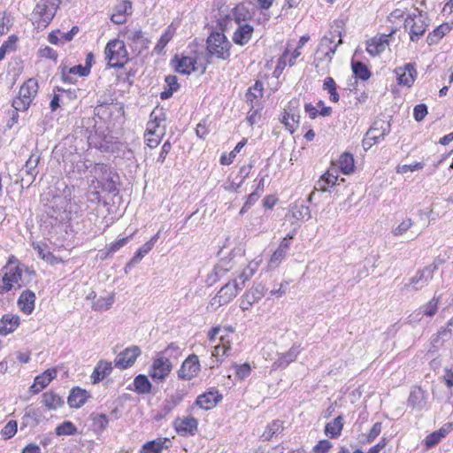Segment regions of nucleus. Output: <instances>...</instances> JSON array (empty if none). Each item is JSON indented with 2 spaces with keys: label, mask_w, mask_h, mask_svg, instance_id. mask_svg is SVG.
<instances>
[{
  "label": "nucleus",
  "mask_w": 453,
  "mask_h": 453,
  "mask_svg": "<svg viewBox=\"0 0 453 453\" xmlns=\"http://www.w3.org/2000/svg\"><path fill=\"white\" fill-rule=\"evenodd\" d=\"M152 250L150 243H144L134 254V256L131 258V260L127 264V267H131L141 262L142 257L147 255Z\"/></svg>",
  "instance_id": "c03bdc74"
},
{
  "label": "nucleus",
  "mask_w": 453,
  "mask_h": 453,
  "mask_svg": "<svg viewBox=\"0 0 453 453\" xmlns=\"http://www.w3.org/2000/svg\"><path fill=\"white\" fill-rule=\"evenodd\" d=\"M134 390L138 394H150L152 390V385L148 377L143 374L137 375L134 380Z\"/></svg>",
  "instance_id": "473e14b6"
},
{
  "label": "nucleus",
  "mask_w": 453,
  "mask_h": 453,
  "mask_svg": "<svg viewBox=\"0 0 453 453\" xmlns=\"http://www.w3.org/2000/svg\"><path fill=\"white\" fill-rule=\"evenodd\" d=\"M440 300L441 296H436L434 295V297L427 303L418 308V313H423L427 317H433L437 312L438 303Z\"/></svg>",
  "instance_id": "e433bc0d"
},
{
  "label": "nucleus",
  "mask_w": 453,
  "mask_h": 453,
  "mask_svg": "<svg viewBox=\"0 0 453 453\" xmlns=\"http://www.w3.org/2000/svg\"><path fill=\"white\" fill-rule=\"evenodd\" d=\"M221 400L222 395L219 390L210 389L196 398V404L201 409L208 411L214 408Z\"/></svg>",
  "instance_id": "f8f14e48"
},
{
  "label": "nucleus",
  "mask_w": 453,
  "mask_h": 453,
  "mask_svg": "<svg viewBox=\"0 0 453 453\" xmlns=\"http://www.w3.org/2000/svg\"><path fill=\"white\" fill-rule=\"evenodd\" d=\"M104 54L108 65L112 68H122L129 60L125 42L119 39L111 40L106 44Z\"/></svg>",
  "instance_id": "f257e3e1"
},
{
  "label": "nucleus",
  "mask_w": 453,
  "mask_h": 453,
  "mask_svg": "<svg viewBox=\"0 0 453 453\" xmlns=\"http://www.w3.org/2000/svg\"><path fill=\"white\" fill-rule=\"evenodd\" d=\"M382 424L380 422H376L372 427L371 428L369 434H367L366 441L372 442L373 441L377 436L381 432Z\"/></svg>",
  "instance_id": "338daca9"
},
{
  "label": "nucleus",
  "mask_w": 453,
  "mask_h": 453,
  "mask_svg": "<svg viewBox=\"0 0 453 453\" xmlns=\"http://www.w3.org/2000/svg\"><path fill=\"white\" fill-rule=\"evenodd\" d=\"M427 114V106L424 104H418L414 108L413 115L417 121H421Z\"/></svg>",
  "instance_id": "e2e57ef3"
},
{
  "label": "nucleus",
  "mask_w": 453,
  "mask_h": 453,
  "mask_svg": "<svg viewBox=\"0 0 453 453\" xmlns=\"http://www.w3.org/2000/svg\"><path fill=\"white\" fill-rule=\"evenodd\" d=\"M297 106L298 100L294 99L290 101L288 106L285 109L284 115L282 117L281 121L290 133H294L299 124L300 115L297 111Z\"/></svg>",
  "instance_id": "9d476101"
},
{
  "label": "nucleus",
  "mask_w": 453,
  "mask_h": 453,
  "mask_svg": "<svg viewBox=\"0 0 453 453\" xmlns=\"http://www.w3.org/2000/svg\"><path fill=\"white\" fill-rule=\"evenodd\" d=\"M113 302V296H110L108 298H100L95 302L93 307L95 310H108L111 307Z\"/></svg>",
  "instance_id": "052dcab7"
},
{
  "label": "nucleus",
  "mask_w": 453,
  "mask_h": 453,
  "mask_svg": "<svg viewBox=\"0 0 453 453\" xmlns=\"http://www.w3.org/2000/svg\"><path fill=\"white\" fill-rule=\"evenodd\" d=\"M286 252L282 250V249H277L272 255L270 258V265L272 266H277L282 259L286 257Z\"/></svg>",
  "instance_id": "0e129e2a"
},
{
  "label": "nucleus",
  "mask_w": 453,
  "mask_h": 453,
  "mask_svg": "<svg viewBox=\"0 0 453 453\" xmlns=\"http://www.w3.org/2000/svg\"><path fill=\"white\" fill-rule=\"evenodd\" d=\"M351 67L353 73L357 78L362 81H367L371 77V72L364 63L360 61H353Z\"/></svg>",
  "instance_id": "58836bf2"
},
{
  "label": "nucleus",
  "mask_w": 453,
  "mask_h": 453,
  "mask_svg": "<svg viewBox=\"0 0 453 453\" xmlns=\"http://www.w3.org/2000/svg\"><path fill=\"white\" fill-rule=\"evenodd\" d=\"M283 430V426L280 421L274 420L270 423L265 431L261 435L263 441H270L275 434L280 433Z\"/></svg>",
  "instance_id": "ea45409f"
},
{
  "label": "nucleus",
  "mask_w": 453,
  "mask_h": 453,
  "mask_svg": "<svg viewBox=\"0 0 453 453\" xmlns=\"http://www.w3.org/2000/svg\"><path fill=\"white\" fill-rule=\"evenodd\" d=\"M177 61L175 65V71L181 74H190L192 72L196 71V60L190 57H182L178 58L175 56L173 61Z\"/></svg>",
  "instance_id": "393cba45"
},
{
  "label": "nucleus",
  "mask_w": 453,
  "mask_h": 453,
  "mask_svg": "<svg viewBox=\"0 0 453 453\" xmlns=\"http://www.w3.org/2000/svg\"><path fill=\"white\" fill-rule=\"evenodd\" d=\"M449 31L450 27L448 24H441L438 26L433 32L428 34L426 37L427 43L429 45L437 43Z\"/></svg>",
  "instance_id": "72a5a7b5"
},
{
  "label": "nucleus",
  "mask_w": 453,
  "mask_h": 453,
  "mask_svg": "<svg viewBox=\"0 0 453 453\" xmlns=\"http://www.w3.org/2000/svg\"><path fill=\"white\" fill-rule=\"evenodd\" d=\"M182 401V395L180 393H175L167 397L164 402L169 405L173 410L178 406Z\"/></svg>",
  "instance_id": "774afa93"
},
{
  "label": "nucleus",
  "mask_w": 453,
  "mask_h": 453,
  "mask_svg": "<svg viewBox=\"0 0 453 453\" xmlns=\"http://www.w3.org/2000/svg\"><path fill=\"white\" fill-rule=\"evenodd\" d=\"M342 43V34L339 30L335 29L325 35L320 40L316 55H320L321 51L333 48L334 45H340Z\"/></svg>",
  "instance_id": "dca6fc26"
},
{
  "label": "nucleus",
  "mask_w": 453,
  "mask_h": 453,
  "mask_svg": "<svg viewBox=\"0 0 453 453\" xmlns=\"http://www.w3.org/2000/svg\"><path fill=\"white\" fill-rule=\"evenodd\" d=\"M88 396L89 395L86 390L77 387L72 389L67 398V403L70 407L77 409L86 403Z\"/></svg>",
  "instance_id": "b1692460"
},
{
  "label": "nucleus",
  "mask_w": 453,
  "mask_h": 453,
  "mask_svg": "<svg viewBox=\"0 0 453 453\" xmlns=\"http://www.w3.org/2000/svg\"><path fill=\"white\" fill-rule=\"evenodd\" d=\"M38 91V84L35 80H27L19 88V96L13 99L12 107L15 111H26L30 106Z\"/></svg>",
  "instance_id": "20e7f679"
},
{
  "label": "nucleus",
  "mask_w": 453,
  "mask_h": 453,
  "mask_svg": "<svg viewBox=\"0 0 453 453\" xmlns=\"http://www.w3.org/2000/svg\"><path fill=\"white\" fill-rule=\"evenodd\" d=\"M413 226V221L407 218L403 219L397 227L393 229L392 233L395 236L403 235L405 234L408 230L411 229V227Z\"/></svg>",
  "instance_id": "6e6d98bb"
},
{
  "label": "nucleus",
  "mask_w": 453,
  "mask_h": 453,
  "mask_svg": "<svg viewBox=\"0 0 453 453\" xmlns=\"http://www.w3.org/2000/svg\"><path fill=\"white\" fill-rule=\"evenodd\" d=\"M256 268L250 266H247L240 274L239 280H237V285L242 286V288L245 286L246 281L250 280V279L253 276Z\"/></svg>",
  "instance_id": "4d7b16f0"
},
{
  "label": "nucleus",
  "mask_w": 453,
  "mask_h": 453,
  "mask_svg": "<svg viewBox=\"0 0 453 453\" xmlns=\"http://www.w3.org/2000/svg\"><path fill=\"white\" fill-rule=\"evenodd\" d=\"M291 216L296 221L309 219L311 218L310 208L303 203H296L291 209Z\"/></svg>",
  "instance_id": "c9c22d12"
},
{
  "label": "nucleus",
  "mask_w": 453,
  "mask_h": 453,
  "mask_svg": "<svg viewBox=\"0 0 453 453\" xmlns=\"http://www.w3.org/2000/svg\"><path fill=\"white\" fill-rule=\"evenodd\" d=\"M102 188L104 191L108 192L109 194H116L118 192L116 181L113 180V177L111 176V173L103 182Z\"/></svg>",
  "instance_id": "bf43d9fd"
},
{
  "label": "nucleus",
  "mask_w": 453,
  "mask_h": 453,
  "mask_svg": "<svg viewBox=\"0 0 453 453\" xmlns=\"http://www.w3.org/2000/svg\"><path fill=\"white\" fill-rule=\"evenodd\" d=\"M40 160V157L35 154L30 155L29 158L27 160L24 167L21 169V173H25L27 176V181L32 183L38 172L36 171V167L38 165Z\"/></svg>",
  "instance_id": "a878e982"
},
{
  "label": "nucleus",
  "mask_w": 453,
  "mask_h": 453,
  "mask_svg": "<svg viewBox=\"0 0 453 453\" xmlns=\"http://www.w3.org/2000/svg\"><path fill=\"white\" fill-rule=\"evenodd\" d=\"M252 303H257L265 296V288L261 284L253 286L244 295Z\"/></svg>",
  "instance_id": "a19ab883"
},
{
  "label": "nucleus",
  "mask_w": 453,
  "mask_h": 453,
  "mask_svg": "<svg viewBox=\"0 0 453 453\" xmlns=\"http://www.w3.org/2000/svg\"><path fill=\"white\" fill-rule=\"evenodd\" d=\"M241 289L242 286L237 285V280L227 282L219 289L216 296L212 298L211 304L222 306L228 303L234 297L236 296L238 291Z\"/></svg>",
  "instance_id": "0eeeda50"
},
{
  "label": "nucleus",
  "mask_w": 453,
  "mask_h": 453,
  "mask_svg": "<svg viewBox=\"0 0 453 453\" xmlns=\"http://www.w3.org/2000/svg\"><path fill=\"white\" fill-rule=\"evenodd\" d=\"M337 49V45H334L333 48L327 49L326 50L321 51V57L319 55H317L315 58V66L316 68L319 67V63L323 61H326L327 64L331 63L334 54L335 53Z\"/></svg>",
  "instance_id": "09e8293b"
},
{
  "label": "nucleus",
  "mask_w": 453,
  "mask_h": 453,
  "mask_svg": "<svg viewBox=\"0 0 453 453\" xmlns=\"http://www.w3.org/2000/svg\"><path fill=\"white\" fill-rule=\"evenodd\" d=\"M61 0H40L35 6V12L43 20L48 21L54 17Z\"/></svg>",
  "instance_id": "9b49d317"
},
{
  "label": "nucleus",
  "mask_w": 453,
  "mask_h": 453,
  "mask_svg": "<svg viewBox=\"0 0 453 453\" xmlns=\"http://www.w3.org/2000/svg\"><path fill=\"white\" fill-rule=\"evenodd\" d=\"M259 196L260 193H258L257 191H254L251 194H250L247 197L245 203L243 204L240 211V214L243 215L244 213H246L249 211V209L258 200Z\"/></svg>",
  "instance_id": "13d9d810"
},
{
  "label": "nucleus",
  "mask_w": 453,
  "mask_h": 453,
  "mask_svg": "<svg viewBox=\"0 0 453 453\" xmlns=\"http://www.w3.org/2000/svg\"><path fill=\"white\" fill-rule=\"evenodd\" d=\"M4 276L5 281H11L12 284L19 283V281L21 280L22 270L19 268V266H15L5 273Z\"/></svg>",
  "instance_id": "864d4df0"
},
{
  "label": "nucleus",
  "mask_w": 453,
  "mask_h": 453,
  "mask_svg": "<svg viewBox=\"0 0 453 453\" xmlns=\"http://www.w3.org/2000/svg\"><path fill=\"white\" fill-rule=\"evenodd\" d=\"M339 167L344 174H349L354 171V157L352 154L344 152L339 158Z\"/></svg>",
  "instance_id": "f704fd0d"
},
{
  "label": "nucleus",
  "mask_w": 453,
  "mask_h": 453,
  "mask_svg": "<svg viewBox=\"0 0 453 453\" xmlns=\"http://www.w3.org/2000/svg\"><path fill=\"white\" fill-rule=\"evenodd\" d=\"M90 418L93 421V425L100 431L105 430L108 426L109 419L105 414L92 413Z\"/></svg>",
  "instance_id": "de8ad7c7"
},
{
  "label": "nucleus",
  "mask_w": 453,
  "mask_h": 453,
  "mask_svg": "<svg viewBox=\"0 0 453 453\" xmlns=\"http://www.w3.org/2000/svg\"><path fill=\"white\" fill-rule=\"evenodd\" d=\"M390 132V124L388 121L376 120L367 131L368 139H372L373 142H379Z\"/></svg>",
  "instance_id": "4468645a"
},
{
  "label": "nucleus",
  "mask_w": 453,
  "mask_h": 453,
  "mask_svg": "<svg viewBox=\"0 0 453 453\" xmlns=\"http://www.w3.org/2000/svg\"><path fill=\"white\" fill-rule=\"evenodd\" d=\"M173 36V33L172 32L171 28L168 27L165 32L161 35L160 39L158 40L156 47L155 51L157 53H161L164 48L167 45V43L172 40Z\"/></svg>",
  "instance_id": "8fccbe9b"
},
{
  "label": "nucleus",
  "mask_w": 453,
  "mask_h": 453,
  "mask_svg": "<svg viewBox=\"0 0 453 453\" xmlns=\"http://www.w3.org/2000/svg\"><path fill=\"white\" fill-rule=\"evenodd\" d=\"M389 35H384L380 38L374 37L371 41L367 42V52L375 57L383 52L386 49V46L388 44V37Z\"/></svg>",
  "instance_id": "5701e85b"
},
{
  "label": "nucleus",
  "mask_w": 453,
  "mask_h": 453,
  "mask_svg": "<svg viewBox=\"0 0 453 453\" xmlns=\"http://www.w3.org/2000/svg\"><path fill=\"white\" fill-rule=\"evenodd\" d=\"M298 353H299L298 347L293 346L292 348H290V349L288 351H287L286 353L281 354L279 357V358H278V360L276 362L278 366H280V367L288 366L289 363H291L294 360H296V358L297 357Z\"/></svg>",
  "instance_id": "4c0bfd02"
},
{
  "label": "nucleus",
  "mask_w": 453,
  "mask_h": 453,
  "mask_svg": "<svg viewBox=\"0 0 453 453\" xmlns=\"http://www.w3.org/2000/svg\"><path fill=\"white\" fill-rule=\"evenodd\" d=\"M332 446L333 445L329 441L321 440L313 447L312 450L313 453H327Z\"/></svg>",
  "instance_id": "680f3d73"
},
{
  "label": "nucleus",
  "mask_w": 453,
  "mask_h": 453,
  "mask_svg": "<svg viewBox=\"0 0 453 453\" xmlns=\"http://www.w3.org/2000/svg\"><path fill=\"white\" fill-rule=\"evenodd\" d=\"M42 403L48 410H57L64 404V400L61 396L54 392H45L42 396Z\"/></svg>",
  "instance_id": "c756f323"
},
{
  "label": "nucleus",
  "mask_w": 453,
  "mask_h": 453,
  "mask_svg": "<svg viewBox=\"0 0 453 453\" xmlns=\"http://www.w3.org/2000/svg\"><path fill=\"white\" fill-rule=\"evenodd\" d=\"M55 432L58 436L73 435L77 433V428L71 421H65L56 427Z\"/></svg>",
  "instance_id": "a18cd8bd"
},
{
  "label": "nucleus",
  "mask_w": 453,
  "mask_h": 453,
  "mask_svg": "<svg viewBox=\"0 0 453 453\" xmlns=\"http://www.w3.org/2000/svg\"><path fill=\"white\" fill-rule=\"evenodd\" d=\"M395 73L397 76L398 83L409 88L413 84L417 74L415 66L411 63H408L403 67H397Z\"/></svg>",
  "instance_id": "ddd939ff"
},
{
  "label": "nucleus",
  "mask_w": 453,
  "mask_h": 453,
  "mask_svg": "<svg viewBox=\"0 0 453 453\" xmlns=\"http://www.w3.org/2000/svg\"><path fill=\"white\" fill-rule=\"evenodd\" d=\"M49 384H50V381L42 373L35 377L33 385L30 387V392H32L33 394H37L41 390H42L46 386H48Z\"/></svg>",
  "instance_id": "3c124183"
},
{
  "label": "nucleus",
  "mask_w": 453,
  "mask_h": 453,
  "mask_svg": "<svg viewBox=\"0 0 453 453\" xmlns=\"http://www.w3.org/2000/svg\"><path fill=\"white\" fill-rule=\"evenodd\" d=\"M197 426L198 422L193 417L178 418L174 420V427L180 435L195 434L197 431Z\"/></svg>",
  "instance_id": "2eb2a0df"
},
{
  "label": "nucleus",
  "mask_w": 453,
  "mask_h": 453,
  "mask_svg": "<svg viewBox=\"0 0 453 453\" xmlns=\"http://www.w3.org/2000/svg\"><path fill=\"white\" fill-rule=\"evenodd\" d=\"M173 369V365L165 356L157 357L151 365L150 376L153 381L161 383L165 380Z\"/></svg>",
  "instance_id": "423d86ee"
},
{
  "label": "nucleus",
  "mask_w": 453,
  "mask_h": 453,
  "mask_svg": "<svg viewBox=\"0 0 453 453\" xmlns=\"http://www.w3.org/2000/svg\"><path fill=\"white\" fill-rule=\"evenodd\" d=\"M32 247L37 252V255L41 259L51 265L56 262V257L49 250L46 243L33 242Z\"/></svg>",
  "instance_id": "7c9ffc66"
},
{
  "label": "nucleus",
  "mask_w": 453,
  "mask_h": 453,
  "mask_svg": "<svg viewBox=\"0 0 453 453\" xmlns=\"http://www.w3.org/2000/svg\"><path fill=\"white\" fill-rule=\"evenodd\" d=\"M124 36L135 46L140 44L141 48H145L149 43V40L143 36V32L141 29L134 31L127 29L124 32Z\"/></svg>",
  "instance_id": "2f4dec72"
},
{
  "label": "nucleus",
  "mask_w": 453,
  "mask_h": 453,
  "mask_svg": "<svg viewBox=\"0 0 453 453\" xmlns=\"http://www.w3.org/2000/svg\"><path fill=\"white\" fill-rule=\"evenodd\" d=\"M337 180L338 170L335 167H332L321 176L315 188L325 192L327 190L328 187L335 185Z\"/></svg>",
  "instance_id": "412c9836"
},
{
  "label": "nucleus",
  "mask_w": 453,
  "mask_h": 453,
  "mask_svg": "<svg viewBox=\"0 0 453 453\" xmlns=\"http://www.w3.org/2000/svg\"><path fill=\"white\" fill-rule=\"evenodd\" d=\"M171 446L169 438H157L156 440L147 441L142 449L144 453H161L163 449H168Z\"/></svg>",
  "instance_id": "bb28decb"
},
{
  "label": "nucleus",
  "mask_w": 453,
  "mask_h": 453,
  "mask_svg": "<svg viewBox=\"0 0 453 453\" xmlns=\"http://www.w3.org/2000/svg\"><path fill=\"white\" fill-rule=\"evenodd\" d=\"M111 371L112 365L111 362L104 360L99 361L91 374L93 383H97L103 380L106 376H108L111 372Z\"/></svg>",
  "instance_id": "cd10ccee"
},
{
  "label": "nucleus",
  "mask_w": 453,
  "mask_h": 453,
  "mask_svg": "<svg viewBox=\"0 0 453 453\" xmlns=\"http://www.w3.org/2000/svg\"><path fill=\"white\" fill-rule=\"evenodd\" d=\"M445 434L446 430L444 429H440L428 434L425 439V445L426 449H429L438 444L441 438L445 436Z\"/></svg>",
  "instance_id": "37998d69"
},
{
  "label": "nucleus",
  "mask_w": 453,
  "mask_h": 453,
  "mask_svg": "<svg viewBox=\"0 0 453 453\" xmlns=\"http://www.w3.org/2000/svg\"><path fill=\"white\" fill-rule=\"evenodd\" d=\"M323 89L328 91L332 102L337 103L339 101L340 96L336 91V83L332 77H326L324 80Z\"/></svg>",
  "instance_id": "79ce46f5"
},
{
  "label": "nucleus",
  "mask_w": 453,
  "mask_h": 453,
  "mask_svg": "<svg viewBox=\"0 0 453 453\" xmlns=\"http://www.w3.org/2000/svg\"><path fill=\"white\" fill-rule=\"evenodd\" d=\"M35 295L31 290H25L18 300V305L21 311L30 314L35 309Z\"/></svg>",
  "instance_id": "4be33fe9"
},
{
  "label": "nucleus",
  "mask_w": 453,
  "mask_h": 453,
  "mask_svg": "<svg viewBox=\"0 0 453 453\" xmlns=\"http://www.w3.org/2000/svg\"><path fill=\"white\" fill-rule=\"evenodd\" d=\"M18 424L16 420H10L2 429L1 435L4 440L11 439L17 433Z\"/></svg>",
  "instance_id": "603ef678"
},
{
  "label": "nucleus",
  "mask_w": 453,
  "mask_h": 453,
  "mask_svg": "<svg viewBox=\"0 0 453 453\" xmlns=\"http://www.w3.org/2000/svg\"><path fill=\"white\" fill-rule=\"evenodd\" d=\"M235 373L239 379L243 380L247 378L250 373V366L249 364H243L242 365H235Z\"/></svg>",
  "instance_id": "69168bd1"
},
{
  "label": "nucleus",
  "mask_w": 453,
  "mask_h": 453,
  "mask_svg": "<svg viewBox=\"0 0 453 453\" xmlns=\"http://www.w3.org/2000/svg\"><path fill=\"white\" fill-rule=\"evenodd\" d=\"M426 403V393L420 387H414L408 398V405L412 409L421 411Z\"/></svg>",
  "instance_id": "f3484780"
},
{
  "label": "nucleus",
  "mask_w": 453,
  "mask_h": 453,
  "mask_svg": "<svg viewBox=\"0 0 453 453\" xmlns=\"http://www.w3.org/2000/svg\"><path fill=\"white\" fill-rule=\"evenodd\" d=\"M254 28L249 24L239 25L233 35V41L235 44L245 45L251 39Z\"/></svg>",
  "instance_id": "6ab92c4d"
},
{
  "label": "nucleus",
  "mask_w": 453,
  "mask_h": 453,
  "mask_svg": "<svg viewBox=\"0 0 453 453\" xmlns=\"http://www.w3.org/2000/svg\"><path fill=\"white\" fill-rule=\"evenodd\" d=\"M44 418L43 414L39 409L26 410L20 422V429L27 426L35 427Z\"/></svg>",
  "instance_id": "a211bd4d"
},
{
  "label": "nucleus",
  "mask_w": 453,
  "mask_h": 453,
  "mask_svg": "<svg viewBox=\"0 0 453 453\" xmlns=\"http://www.w3.org/2000/svg\"><path fill=\"white\" fill-rule=\"evenodd\" d=\"M141 353L140 348L135 345L125 349L115 358V366L120 369H127L132 366Z\"/></svg>",
  "instance_id": "1a4fd4ad"
},
{
  "label": "nucleus",
  "mask_w": 453,
  "mask_h": 453,
  "mask_svg": "<svg viewBox=\"0 0 453 453\" xmlns=\"http://www.w3.org/2000/svg\"><path fill=\"white\" fill-rule=\"evenodd\" d=\"M438 265L435 262L423 269H419L416 272L415 275L409 279V282L404 284L403 291H418L424 287L427 286L430 280L434 277V273L437 270Z\"/></svg>",
  "instance_id": "39448f33"
},
{
  "label": "nucleus",
  "mask_w": 453,
  "mask_h": 453,
  "mask_svg": "<svg viewBox=\"0 0 453 453\" xmlns=\"http://www.w3.org/2000/svg\"><path fill=\"white\" fill-rule=\"evenodd\" d=\"M343 417L338 416L333 421L327 423L325 426V434L331 439L338 438L343 428Z\"/></svg>",
  "instance_id": "c85d7f7f"
},
{
  "label": "nucleus",
  "mask_w": 453,
  "mask_h": 453,
  "mask_svg": "<svg viewBox=\"0 0 453 453\" xmlns=\"http://www.w3.org/2000/svg\"><path fill=\"white\" fill-rule=\"evenodd\" d=\"M220 340L222 342V344L215 346L212 351V356L215 357L218 360L219 357L228 356V352L231 349L230 343L228 341H225L224 335L220 337Z\"/></svg>",
  "instance_id": "49530a36"
},
{
  "label": "nucleus",
  "mask_w": 453,
  "mask_h": 453,
  "mask_svg": "<svg viewBox=\"0 0 453 453\" xmlns=\"http://www.w3.org/2000/svg\"><path fill=\"white\" fill-rule=\"evenodd\" d=\"M199 371L200 363L198 357L191 354L182 363L178 371V377L181 380H190L197 375Z\"/></svg>",
  "instance_id": "6e6552de"
},
{
  "label": "nucleus",
  "mask_w": 453,
  "mask_h": 453,
  "mask_svg": "<svg viewBox=\"0 0 453 453\" xmlns=\"http://www.w3.org/2000/svg\"><path fill=\"white\" fill-rule=\"evenodd\" d=\"M427 27V17L418 9H415L404 20V27L409 28L411 42H417L426 33Z\"/></svg>",
  "instance_id": "7ed1b4c3"
},
{
  "label": "nucleus",
  "mask_w": 453,
  "mask_h": 453,
  "mask_svg": "<svg viewBox=\"0 0 453 453\" xmlns=\"http://www.w3.org/2000/svg\"><path fill=\"white\" fill-rule=\"evenodd\" d=\"M19 325V317L12 314H5L0 319V334L7 335L12 333Z\"/></svg>",
  "instance_id": "aec40b11"
},
{
  "label": "nucleus",
  "mask_w": 453,
  "mask_h": 453,
  "mask_svg": "<svg viewBox=\"0 0 453 453\" xmlns=\"http://www.w3.org/2000/svg\"><path fill=\"white\" fill-rule=\"evenodd\" d=\"M208 57L226 60L230 57L231 42L220 32H212L206 40Z\"/></svg>",
  "instance_id": "f03ea898"
},
{
  "label": "nucleus",
  "mask_w": 453,
  "mask_h": 453,
  "mask_svg": "<svg viewBox=\"0 0 453 453\" xmlns=\"http://www.w3.org/2000/svg\"><path fill=\"white\" fill-rule=\"evenodd\" d=\"M123 15H130L132 13V3L129 0H122L119 2L115 7L114 12Z\"/></svg>",
  "instance_id": "5fc2aeb1"
}]
</instances>
